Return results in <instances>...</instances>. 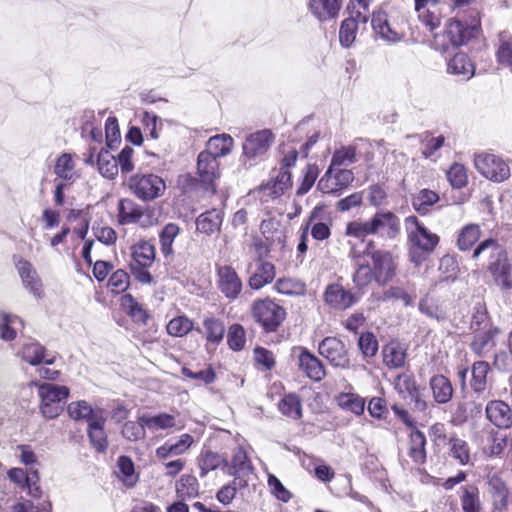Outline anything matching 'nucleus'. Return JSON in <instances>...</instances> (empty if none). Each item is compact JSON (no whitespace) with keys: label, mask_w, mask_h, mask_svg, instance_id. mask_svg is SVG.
<instances>
[{"label":"nucleus","mask_w":512,"mask_h":512,"mask_svg":"<svg viewBox=\"0 0 512 512\" xmlns=\"http://www.w3.org/2000/svg\"><path fill=\"white\" fill-rule=\"evenodd\" d=\"M349 256L355 269L353 282L359 289L373 281L379 286H385L396 275L397 258L388 250L377 249L372 240L365 243L363 250L352 247Z\"/></svg>","instance_id":"obj_1"},{"label":"nucleus","mask_w":512,"mask_h":512,"mask_svg":"<svg viewBox=\"0 0 512 512\" xmlns=\"http://www.w3.org/2000/svg\"><path fill=\"white\" fill-rule=\"evenodd\" d=\"M481 254L488 256V271L494 282L502 290L512 289V265L509 262L507 251L496 239L488 238L481 241L473 250L472 259L476 260Z\"/></svg>","instance_id":"obj_2"},{"label":"nucleus","mask_w":512,"mask_h":512,"mask_svg":"<svg viewBox=\"0 0 512 512\" xmlns=\"http://www.w3.org/2000/svg\"><path fill=\"white\" fill-rule=\"evenodd\" d=\"M40 398V412L47 419L56 418L63 410V403L69 395V389L63 385L50 383L36 384Z\"/></svg>","instance_id":"obj_3"},{"label":"nucleus","mask_w":512,"mask_h":512,"mask_svg":"<svg viewBox=\"0 0 512 512\" xmlns=\"http://www.w3.org/2000/svg\"><path fill=\"white\" fill-rule=\"evenodd\" d=\"M274 134L269 129H263L249 134L242 145L243 163L248 166L261 161L274 142Z\"/></svg>","instance_id":"obj_4"},{"label":"nucleus","mask_w":512,"mask_h":512,"mask_svg":"<svg viewBox=\"0 0 512 512\" xmlns=\"http://www.w3.org/2000/svg\"><path fill=\"white\" fill-rule=\"evenodd\" d=\"M128 186L131 192L142 201H153L161 197L166 190L165 181L153 173L131 176Z\"/></svg>","instance_id":"obj_5"},{"label":"nucleus","mask_w":512,"mask_h":512,"mask_svg":"<svg viewBox=\"0 0 512 512\" xmlns=\"http://www.w3.org/2000/svg\"><path fill=\"white\" fill-rule=\"evenodd\" d=\"M474 165L479 173L494 182H502L510 176V169L506 162L493 154L476 155Z\"/></svg>","instance_id":"obj_6"},{"label":"nucleus","mask_w":512,"mask_h":512,"mask_svg":"<svg viewBox=\"0 0 512 512\" xmlns=\"http://www.w3.org/2000/svg\"><path fill=\"white\" fill-rule=\"evenodd\" d=\"M354 181L351 170L341 169L330 164L325 174L319 180L317 188L326 194L339 196Z\"/></svg>","instance_id":"obj_7"},{"label":"nucleus","mask_w":512,"mask_h":512,"mask_svg":"<svg viewBox=\"0 0 512 512\" xmlns=\"http://www.w3.org/2000/svg\"><path fill=\"white\" fill-rule=\"evenodd\" d=\"M474 16L468 23L462 19L452 20L447 28V35L454 46H462L468 43L472 38H475L480 32L481 23L478 13L473 12Z\"/></svg>","instance_id":"obj_8"},{"label":"nucleus","mask_w":512,"mask_h":512,"mask_svg":"<svg viewBox=\"0 0 512 512\" xmlns=\"http://www.w3.org/2000/svg\"><path fill=\"white\" fill-rule=\"evenodd\" d=\"M509 438L494 428L483 429L477 436L478 446L488 458L501 457L508 446Z\"/></svg>","instance_id":"obj_9"},{"label":"nucleus","mask_w":512,"mask_h":512,"mask_svg":"<svg viewBox=\"0 0 512 512\" xmlns=\"http://www.w3.org/2000/svg\"><path fill=\"white\" fill-rule=\"evenodd\" d=\"M406 224L410 229L411 242L425 252H432L439 242V237L429 231L416 216H409Z\"/></svg>","instance_id":"obj_10"},{"label":"nucleus","mask_w":512,"mask_h":512,"mask_svg":"<svg viewBox=\"0 0 512 512\" xmlns=\"http://www.w3.org/2000/svg\"><path fill=\"white\" fill-rule=\"evenodd\" d=\"M321 356L326 358L333 366L349 368L350 361L345 345L335 337H326L318 347Z\"/></svg>","instance_id":"obj_11"},{"label":"nucleus","mask_w":512,"mask_h":512,"mask_svg":"<svg viewBox=\"0 0 512 512\" xmlns=\"http://www.w3.org/2000/svg\"><path fill=\"white\" fill-rule=\"evenodd\" d=\"M197 174L205 189H211L215 193V181L220 177L219 161L209 153L200 152L197 158Z\"/></svg>","instance_id":"obj_12"},{"label":"nucleus","mask_w":512,"mask_h":512,"mask_svg":"<svg viewBox=\"0 0 512 512\" xmlns=\"http://www.w3.org/2000/svg\"><path fill=\"white\" fill-rule=\"evenodd\" d=\"M219 290L229 299H236L242 291V281L234 268L229 265L217 269Z\"/></svg>","instance_id":"obj_13"},{"label":"nucleus","mask_w":512,"mask_h":512,"mask_svg":"<svg viewBox=\"0 0 512 512\" xmlns=\"http://www.w3.org/2000/svg\"><path fill=\"white\" fill-rule=\"evenodd\" d=\"M414 2L419 20L428 27L430 31L438 28L442 18L440 8L441 0H414Z\"/></svg>","instance_id":"obj_14"},{"label":"nucleus","mask_w":512,"mask_h":512,"mask_svg":"<svg viewBox=\"0 0 512 512\" xmlns=\"http://www.w3.org/2000/svg\"><path fill=\"white\" fill-rule=\"evenodd\" d=\"M14 264L23 286L35 297L42 294V282L33 265L26 259L14 256Z\"/></svg>","instance_id":"obj_15"},{"label":"nucleus","mask_w":512,"mask_h":512,"mask_svg":"<svg viewBox=\"0 0 512 512\" xmlns=\"http://www.w3.org/2000/svg\"><path fill=\"white\" fill-rule=\"evenodd\" d=\"M253 468L248 460L246 452L238 447L233 454L231 464L228 466V474L235 477V483L242 488L247 485L248 478L252 474Z\"/></svg>","instance_id":"obj_16"},{"label":"nucleus","mask_w":512,"mask_h":512,"mask_svg":"<svg viewBox=\"0 0 512 512\" xmlns=\"http://www.w3.org/2000/svg\"><path fill=\"white\" fill-rule=\"evenodd\" d=\"M486 416L488 420L500 429H507L512 426V409L502 400H492L486 405Z\"/></svg>","instance_id":"obj_17"},{"label":"nucleus","mask_w":512,"mask_h":512,"mask_svg":"<svg viewBox=\"0 0 512 512\" xmlns=\"http://www.w3.org/2000/svg\"><path fill=\"white\" fill-rule=\"evenodd\" d=\"M371 222L375 234L380 233L388 238H394L400 230L399 218L390 211L376 212L371 218Z\"/></svg>","instance_id":"obj_18"},{"label":"nucleus","mask_w":512,"mask_h":512,"mask_svg":"<svg viewBox=\"0 0 512 512\" xmlns=\"http://www.w3.org/2000/svg\"><path fill=\"white\" fill-rule=\"evenodd\" d=\"M324 298L327 304L338 309H347L357 302L358 296L339 284L327 286Z\"/></svg>","instance_id":"obj_19"},{"label":"nucleus","mask_w":512,"mask_h":512,"mask_svg":"<svg viewBox=\"0 0 512 512\" xmlns=\"http://www.w3.org/2000/svg\"><path fill=\"white\" fill-rule=\"evenodd\" d=\"M193 443L194 438L190 434L185 433L177 440L170 439L163 445L159 446L155 451V455L159 460H166L169 457L180 456L188 451Z\"/></svg>","instance_id":"obj_20"},{"label":"nucleus","mask_w":512,"mask_h":512,"mask_svg":"<svg viewBox=\"0 0 512 512\" xmlns=\"http://www.w3.org/2000/svg\"><path fill=\"white\" fill-rule=\"evenodd\" d=\"M21 359L32 366L42 363L50 365L55 361V356L46 352L44 346L36 341L25 343L20 352Z\"/></svg>","instance_id":"obj_21"},{"label":"nucleus","mask_w":512,"mask_h":512,"mask_svg":"<svg viewBox=\"0 0 512 512\" xmlns=\"http://www.w3.org/2000/svg\"><path fill=\"white\" fill-rule=\"evenodd\" d=\"M105 422L106 419L104 415H94V418L90 420L87 429L90 443L99 453L105 452L108 448L107 434L104 430Z\"/></svg>","instance_id":"obj_22"},{"label":"nucleus","mask_w":512,"mask_h":512,"mask_svg":"<svg viewBox=\"0 0 512 512\" xmlns=\"http://www.w3.org/2000/svg\"><path fill=\"white\" fill-rule=\"evenodd\" d=\"M255 320H284L285 309L271 299L258 300L253 304Z\"/></svg>","instance_id":"obj_23"},{"label":"nucleus","mask_w":512,"mask_h":512,"mask_svg":"<svg viewBox=\"0 0 512 512\" xmlns=\"http://www.w3.org/2000/svg\"><path fill=\"white\" fill-rule=\"evenodd\" d=\"M343 0H310V10L319 21H327L338 16Z\"/></svg>","instance_id":"obj_24"},{"label":"nucleus","mask_w":512,"mask_h":512,"mask_svg":"<svg viewBox=\"0 0 512 512\" xmlns=\"http://www.w3.org/2000/svg\"><path fill=\"white\" fill-rule=\"evenodd\" d=\"M299 367L313 381H320L325 377L323 364L307 350H302L299 355Z\"/></svg>","instance_id":"obj_25"},{"label":"nucleus","mask_w":512,"mask_h":512,"mask_svg":"<svg viewBox=\"0 0 512 512\" xmlns=\"http://www.w3.org/2000/svg\"><path fill=\"white\" fill-rule=\"evenodd\" d=\"M371 25L375 33L385 41L397 42L401 40L403 36L401 32L392 27V25L388 22L387 15L383 12H373Z\"/></svg>","instance_id":"obj_26"},{"label":"nucleus","mask_w":512,"mask_h":512,"mask_svg":"<svg viewBox=\"0 0 512 512\" xmlns=\"http://www.w3.org/2000/svg\"><path fill=\"white\" fill-rule=\"evenodd\" d=\"M274 278V265L267 261L258 260L255 271L249 277L248 284L252 289L258 290L271 283Z\"/></svg>","instance_id":"obj_27"},{"label":"nucleus","mask_w":512,"mask_h":512,"mask_svg":"<svg viewBox=\"0 0 512 512\" xmlns=\"http://www.w3.org/2000/svg\"><path fill=\"white\" fill-rule=\"evenodd\" d=\"M426 442V436L422 431L413 429L410 432L408 455L417 465H422L426 462Z\"/></svg>","instance_id":"obj_28"},{"label":"nucleus","mask_w":512,"mask_h":512,"mask_svg":"<svg viewBox=\"0 0 512 512\" xmlns=\"http://www.w3.org/2000/svg\"><path fill=\"white\" fill-rule=\"evenodd\" d=\"M223 220L222 212L211 209L200 214L196 219V228L199 232L211 235L219 231Z\"/></svg>","instance_id":"obj_29"},{"label":"nucleus","mask_w":512,"mask_h":512,"mask_svg":"<svg viewBox=\"0 0 512 512\" xmlns=\"http://www.w3.org/2000/svg\"><path fill=\"white\" fill-rule=\"evenodd\" d=\"M155 247L148 241H140L132 247L130 264L151 267L155 261Z\"/></svg>","instance_id":"obj_30"},{"label":"nucleus","mask_w":512,"mask_h":512,"mask_svg":"<svg viewBox=\"0 0 512 512\" xmlns=\"http://www.w3.org/2000/svg\"><path fill=\"white\" fill-rule=\"evenodd\" d=\"M447 72L468 80L474 75V65L466 54L457 53L448 62Z\"/></svg>","instance_id":"obj_31"},{"label":"nucleus","mask_w":512,"mask_h":512,"mask_svg":"<svg viewBox=\"0 0 512 512\" xmlns=\"http://www.w3.org/2000/svg\"><path fill=\"white\" fill-rule=\"evenodd\" d=\"M430 388L434 400L438 404L449 402L453 396V387L448 378L443 375H435L430 379Z\"/></svg>","instance_id":"obj_32"},{"label":"nucleus","mask_w":512,"mask_h":512,"mask_svg":"<svg viewBox=\"0 0 512 512\" xmlns=\"http://www.w3.org/2000/svg\"><path fill=\"white\" fill-rule=\"evenodd\" d=\"M233 146V138L228 134H219L211 137L206 145L204 153H209L210 156L218 160L231 152Z\"/></svg>","instance_id":"obj_33"},{"label":"nucleus","mask_w":512,"mask_h":512,"mask_svg":"<svg viewBox=\"0 0 512 512\" xmlns=\"http://www.w3.org/2000/svg\"><path fill=\"white\" fill-rule=\"evenodd\" d=\"M482 234L478 224L470 223L463 226L457 235L456 245L461 251H470Z\"/></svg>","instance_id":"obj_34"},{"label":"nucleus","mask_w":512,"mask_h":512,"mask_svg":"<svg viewBox=\"0 0 512 512\" xmlns=\"http://www.w3.org/2000/svg\"><path fill=\"white\" fill-rule=\"evenodd\" d=\"M143 209L131 199H122L118 205V217L121 224L139 223Z\"/></svg>","instance_id":"obj_35"},{"label":"nucleus","mask_w":512,"mask_h":512,"mask_svg":"<svg viewBox=\"0 0 512 512\" xmlns=\"http://www.w3.org/2000/svg\"><path fill=\"white\" fill-rule=\"evenodd\" d=\"M140 420L144 427H147L152 433L159 430H168L174 428L176 425V419L173 415L168 413H159L156 415H142Z\"/></svg>","instance_id":"obj_36"},{"label":"nucleus","mask_w":512,"mask_h":512,"mask_svg":"<svg viewBox=\"0 0 512 512\" xmlns=\"http://www.w3.org/2000/svg\"><path fill=\"white\" fill-rule=\"evenodd\" d=\"M383 361L390 368L402 367L406 359V349L396 341H391L382 349Z\"/></svg>","instance_id":"obj_37"},{"label":"nucleus","mask_w":512,"mask_h":512,"mask_svg":"<svg viewBox=\"0 0 512 512\" xmlns=\"http://www.w3.org/2000/svg\"><path fill=\"white\" fill-rule=\"evenodd\" d=\"M292 185L291 174L288 170L279 169L277 175L263 186L265 193L272 198H278Z\"/></svg>","instance_id":"obj_38"},{"label":"nucleus","mask_w":512,"mask_h":512,"mask_svg":"<svg viewBox=\"0 0 512 512\" xmlns=\"http://www.w3.org/2000/svg\"><path fill=\"white\" fill-rule=\"evenodd\" d=\"M498 333V328L492 325L484 327L483 331L475 336L471 344L473 351L478 355H482L484 352L491 349L495 345L494 338Z\"/></svg>","instance_id":"obj_39"},{"label":"nucleus","mask_w":512,"mask_h":512,"mask_svg":"<svg viewBox=\"0 0 512 512\" xmlns=\"http://www.w3.org/2000/svg\"><path fill=\"white\" fill-rule=\"evenodd\" d=\"M97 167L100 174L107 179H114L118 174L116 158L104 148L97 155Z\"/></svg>","instance_id":"obj_40"},{"label":"nucleus","mask_w":512,"mask_h":512,"mask_svg":"<svg viewBox=\"0 0 512 512\" xmlns=\"http://www.w3.org/2000/svg\"><path fill=\"white\" fill-rule=\"evenodd\" d=\"M448 446L450 456L459 464L467 465L470 462V448L465 440L451 435L448 438Z\"/></svg>","instance_id":"obj_41"},{"label":"nucleus","mask_w":512,"mask_h":512,"mask_svg":"<svg viewBox=\"0 0 512 512\" xmlns=\"http://www.w3.org/2000/svg\"><path fill=\"white\" fill-rule=\"evenodd\" d=\"M67 411L72 419L87 420L88 424L90 420L94 418V415H103L102 410H94L91 405L84 400L71 402L67 407Z\"/></svg>","instance_id":"obj_42"},{"label":"nucleus","mask_w":512,"mask_h":512,"mask_svg":"<svg viewBox=\"0 0 512 512\" xmlns=\"http://www.w3.org/2000/svg\"><path fill=\"white\" fill-rule=\"evenodd\" d=\"M490 366L486 361H477L472 365L471 388L475 393H482L487 388V375Z\"/></svg>","instance_id":"obj_43"},{"label":"nucleus","mask_w":512,"mask_h":512,"mask_svg":"<svg viewBox=\"0 0 512 512\" xmlns=\"http://www.w3.org/2000/svg\"><path fill=\"white\" fill-rule=\"evenodd\" d=\"M460 500L463 512H481L479 489L475 485L464 486Z\"/></svg>","instance_id":"obj_44"},{"label":"nucleus","mask_w":512,"mask_h":512,"mask_svg":"<svg viewBox=\"0 0 512 512\" xmlns=\"http://www.w3.org/2000/svg\"><path fill=\"white\" fill-rule=\"evenodd\" d=\"M438 201L439 196L436 192L429 189H422L413 197L412 206L418 213L425 215Z\"/></svg>","instance_id":"obj_45"},{"label":"nucleus","mask_w":512,"mask_h":512,"mask_svg":"<svg viewBox=\"0 0 512 512\" xmlns=\"http://www.w3.org/2000/svg\"><path fill=\"white\" fill-rule=\"evenodd\" d=\"M278 408L284 416L294 420H297L302 416L301 399L294 393L285 395L279 402Z\"/></svg>","instance_id":"obj_46"},{"label":"nucleus","mask_w":512,"mask_h":512,"mask_svg":"<svg viewBox=\"0 0 512 512\" xmlns=\"http://www.w3.org/2000/svg\"><path fill=\"white\" fill-rule=\"evenodd\" d=\"M338 405L346 411L360 416L365 410V400L355 393H341L337 396Z\"/></svg>","instance_id":"obj_47"},{"label":"nucleus","mask_w":512,"mask_h":512,"mask_svg":"<svg viewBox=\"0 0 512 512\" xmlns=\"http://www.w3.org/2000/svg\"><path fill=\"white\" fill-rule=\"evenodd\" d=\"M119 469L118 477L127 487H133L138 481V475L135 472V466L132 459L128 456H120L117 460Z\"/></svg>","instance_id":"obj_48"},{"label":"nucleus","mask_w":512,"mask_h":512,"mask_svg":"<svg viewBox=\"0 0 512 512\" xmlns=\"http://www.w3.org/2000/svg\"><path fill=\"white\" fill-rule=\"evenodd\" d=\"M222 466H227V460L221 454L212 451H205L199 460L200 476L204 477L208 472Z\"/></svg>","instance_id":"obj_49"},{"label":"nucleus","mask_w":512,"mask_h":512,"mask_svg":"<svg viewBox=\"0 0 512 512\" xmlns=\"http://www.w3.org/2000/svg\"><path fill=\"white\" fill-rule=\"evenodd\" d=\"M358 28L357 19L354 16L342 21L339 29V41L342 47L349 48L354 43Z\"/></svg>","instance_id":"obj_50"},{"label":"nucleus","mask_w":512,"mask_h":512,"mask_svg":"<svg viewBox=\"0 0 512 512\" xmlns=\"http://www.w3.org/2000/svg\"><path fill=\"white\" fill-rule=\"evenodd\" d=\"M54 173L65 181H73L75 177V167L72 156L68 153H62L56 160Z\"/></svg>","instance_id":"obj_51"},{"label":"nucleus","mask_w":512,"mask_h":512,"mask_svg":"<svg viewBox=\"0 0 512 512\" xmlns=\"http://www.w3.org/2000/svg\"><path fill=\"white\" fill-rule=\"evenodd\" d=\"M394 388L404 399L416 396L419 390L414 377L408 373L399 374L394 379Z\"/></svg>","instance_id":"obj_52"},{"label":"nucleus","mask_w":512,"mask_h":512,"mask_svg":"<svg viewBox=\"0 0 512 512\" xmlns=\"http://www.w3.org/2000/svg\"><path fill=\"white\" fill-rule=\"evenodd\" d=\"M180 228L175 223H168L164 226L159 234L161 251L165 256L173 254L172 245L175 238L178 236Z\"/></svg>","instance_id":"obj_53"},{"label":"nucleus","mask_w":512,"mask_h":512,"mask_svg":"<svg viewBox=\"0 0 512 512\" xmlns=\"http://www.w3.org/2000/svg\"><path fill=\"white\" fill-rule=\"evenodd\" d=\"M121 306L130 317L137 320H146L149 317L146 310L131 294H125L121 297Z\"/></svg>","instance_id":"obj_54"},{"label":"nucleus","mask_w":512,"mask_h":512,"mask_svg":"<svg viewBox=\"0 0 512 512\" xmlns=\"http://www.w3.org/2000/svg\"><path fill=\"white\" fill-rule=\"evenodd\" d=\"M146 429L140 420V416L138 417V421H127L124 423L122 427V436L128 441H138L142 440L146 436Z\"/></svg>","instance_id":"obj_55"},{"label":"nucleus","mask_w":512,"mask_h":512,"mask_svg":"<svg viewBox=\"0 0 512 512\" xmlns=\"http://www.w3.org/2000/svg\"><path fill=\"white\" fill-rule=\"evenodd\" d=\"M198 489V481L192 475H182L176 486L177 493L188 498L195 497L198 494Z\"/></svg>","instance_id":"obj_56"},{"label":"nucleus","mask_w":512,"mask_h":512,"mask_svg":"<svg viewBox=\"0 0 512 512\" xmlns=\"http://www.w3.org/2000/svg\"><path fill=\"white\" fill-rule=\"evenodd\" d=\"M356 161V148L354 146L342 147L336 150L331 159V165L340 168Z\"/></svg>","instance_id":"obj_57"},{"label":"nucleus","mask_w":512,"mask_h":512,"mask_svg":"<svg viewBox=\"0 0 512 512\" xmlns=\"http://www.w3.org/2000/svg\"><path fill=\"white\" fill-rule=\"evenodd\" d=\"M374 230L371 219L368 221H353L349 222L346 226V235L363 239L367 235H373Z\"/></svg>","instance_id":"obj_58"},{"label":"nucleus","mask_w":512,"mask_h":512,"mask_svg":"<svg viewBox=\"0 0 512 512\" xmlns=\"http://www.w3.org/2000/svg\"><path fill=\"white\" fill-rule=\"evenodd\" d=\"M108 286L113 293L119 294L129 287V275L123 269H118L109 278Z\"/></svg>","instance_id":"obj_59"},{"label":"nucleus","mask_w":512,"mask_h":512,"mask_svg":"<svg viewBox=\"0 0 512 512\" xmlns=\"http://www.w3.org/2000/svg\"><path fill=\"white\" fill-rule=\"evenodd\" d=\"M227 342L232 350L239 351L243 349L246 339L245 331L239 324H233L228 331Z\"/></svg>","instance_id":"obj_60"},{"label":"nucleus","mask_w":512,"mask_h":512,"mask_svg":"<svg viewBox=\"0 0 512 512\" xmlns=\"http://www.w3.org/2000/svg\"><path fill=\"white\" fill-rule=\"evenodd\" d=\"M447 177L451 185L455 188H462L467 184L466 169L461 164H453L447 172Z\"/></svg>","instance_id":"obj_61"},{"label":"nucleus","mask_w":512,"mask_h":512,"mask_svg":"<svg viewBox=\"0 0 512 512\" xmlns=\"http://www.w3.org/2000/svg\"><path fill=\"white\" fill-rule=\"evenodd\" d=\"M358 346L365 357H373L378 350V342L372 333L361 334Z\"/></svg>","instance_id":"obj_62"},{"label":"nucleus","mask_w":512,"mask_h":512,"mask_svg":"<svg viewBox=\"0 0 512 512\" xmlns=\"http://www.w3.org/2000/svg\"><path fill=\"white\" fill-rule=\"evenodd\" d=\"M268 485L271 489V493L278 500L286 503L291 499V493L283 486L281 481L275 475H268Z\"/></svg>","instance_id":"obj_63"},{"label":"nucleus","mask_w":512,"mask_h":512,"mask_svg":"<svg viewBox=\"0 0 512 512\" xmlns=\"http://www.w3.org/2000/svg\"><path fill=\"white\" fill-rule=\"evenodd\" d=\"M275 288L278 292L286 295L299 294L303 291V284L291 278L278 279Z\"/></svg>","instance_id":"obj_64"}]
</instances>
